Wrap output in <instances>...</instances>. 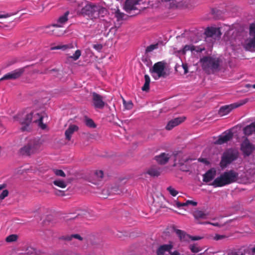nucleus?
Masks as SVG:
<instances>
[{
    "label": "nucleus",
    "instance_id": "nucleus-59",
    "mask_svg": "<svg viewBox=\"0 0 255 255\" xmlns=\"http://www.w3.org/2000/svg\"><path fill=\"white\" fill-rule=\"evenodd\" d=\"M246 87L249 88L252 87L253 88L255 89V84H254L253 85H251L250 84H247L246 86Z\"/></svg>",
    "mask_w": 255,
    "mask_h": 255
},
{
    "label": "nucleus",
    "instance_id": "nucleus-32",
    "mask_svg": "<svg viewBox=\"0 0 255 255\" xmlns=\"http://www.w3.org/2000/svg\"><path fill=\"white\" fill-rule=\"evenodd\" d=\"M18 239L17 235L12 234L7 236L5 239V241L7 243H11L16 241Z\"/></svg>",
    "mask_w": 255,
    "mask_h": 255
},
{
    "label": "nucleus",
    "instance_id": "nucleus-49",
    "mask_svg": "<svg viewBox=\"0 0 255 255\" xmlns=\"http://www.w3.org/2000/svg\"><path fill=\"white\" fill-rule=\"evenodd\" d=\"M188 239H190L192 241H197L201 239L202 238L199 236H191L189 235Z\"/></svg>",
    "mask_w": 255,
    "mask_h": 255
},
{
    "label": "nucleus",
    "instance_id": "nucleus-33",
    "mask_svg": "<svg viewBox=\"0 0 255 255\" xmlns=\"http://www.w3.org/2000/svg\"><path fill=\"white\" fill-rule=\"evenodd\" d=\"M158 48V44L156 43L154 44H151L149 46H147L145 49L146 53H149L152 52L154 49H157Z\"/></svg>",
    "mask_w": 255,
    "mask_h": 255
},
{
    "label": "nucleus",
    "instance_id": "nucleus-29",
    "mask_svg": "<svg viewBox=\"0 0 255 255\" xmlns=\"http://www.w3.org/2000/svg\"><path fill=\"white\" fill-rule=\"evenodd\" d=\"M54 185L60 188H64L67 186V183L63 180L58 179L53 182Z\"/></svg>",
    "mask_w": 255,
    "mask_h": 255
},
{
    "label": "nucleus",
    "instance_id": "nucleus-41",
    "mask_svg": "<svg viewBox=\"0 0 255 255\" xmlns=\"http://www.w3.org/2000/svg\"><path fill=\"white\" fill-rule=\"evenodd\" d=\"M9 192L7 190L5 189L2 191V192L0 193V200H2L4 199L8 195Z\"/></svg>",
    "mask_w": 255,
    "mask_h": 255
},
{
    "label": "nucleus",
    "instance_id": "nucleus-37",
    "mask_svg": "<svg viewBox=\"0 0 255 255\" xmlns=\"http://www.w3.org/2000/svg\"><path fill=\"white\" fill-rule=\"evenodd\" d=\"M125 15V14L124 13L120 12L119 9L115 12V16L117 17L118 20L123 19Z\"/></svg>",
    "mask_w": 255,
    "mask_h": 255
},
{
    "label": "nucleus",
    "instance_id": "nucleus-58",
    "mask_svg": "<svg viewBox=\"0 0 255 255\" xmlns=\"http://www.w3.org/2000/svg\"><path fill=\"white\" fill-rule=\"evenodd\" d=\"M9 16L8 14H1L0 15V18H6Z\"/></svg>",
    "mask_w": 255,
    "mask_h": 255
},
{
    "label": "nucleus",
    "instance_id": "nucleus-3",
    "mask_svg": "<svg viewBox=\"0 0 255 255\" xmlns=\"http://www.w3.org/2000/svg\"><path fill=\"white\" fill-rule=\"evenodd\" d=\"M32 119L34 122H38L40 127L44 129L46 128L45 124L43 123V116L38 113L34 114V113L31 112L27 114L23 119L20 121V123L22 125L21 130L23 131L28 130V127L30 124Z\"/></svg>",
    "mask_w": 255,
    "mask_h": 255
},
{
    "label": "nucleus",
    "instance_id": "nucleus-38",
    "mask_svg": "<svg viewBox=\"0 0 255 255\" xmlns=\"http://www.w3.org/2000/svg\"><path fill=\"white\" fill-rule=\"evenodd\" d=\"M167 191L169 192V193L172 196H176L178 193V192L174 188L172 187L171 186H169L167 188Z\"/></svg>",
    "mask_w": 255,
    "mask_h": 255
},
{
    "label": "nucleus",
    "instance_id": "nucleus-56",
    "mask_svg": "<svg viewBox=\"0 0 255 255\" xmlns=\"http://www.w3.org/2000/svg\"><path fill=\"white\" fill-rule=\"evenodd\" d=\"M170 255H180V254L178 251H175L170 253Z\"/></svg>",
    "mask_w": 255,
    "mask_h": 255
},
{
    "label": "nucleus",
    "instance_id": "nucleus-10",
    "mask_svg": "<svg viewBox=\"0 0 255 255\" xmlns=\"http://www.w3.org/2000/svg\"><path fill=\"white\" fill-rule=\"evenodd\" d=\"M92 104L95 109H103L105 106V102L104 101V97L100 94L93 92Z\"/></svg>",
    "mask_w": 255,
    "mask_h": 255
},
{
    "label": "nucleus",
    "instance_id": "nucleus-44",
    "mask_svg": "<svg viewBox=\"0 0 255 255\" xmlns=\"http://www.w3.org/2000/svg\"><path fill=\"white\" fill-rule=\"evenodd\" d=\"M190 249L191 252L194 253H197L200 251L199 248L195 245L190 246Z\"/></svg>",
    "mask_w": 255,
    "mask_h": 255
},
{
    "label": "nucleus",
    "instance_id": "nucleus-26",
    "mask_svg": "<svg viewBox=\"0 0 255 255\" xmlns=\"http://www.w3.org/2000/svg\"><path fill=\"white\" fill-rule=\"evenodd\" d=\"M193 215L196 219H205L207 218V216L208 214L202 211L196 210L193 212Z\"/></svg>",
    "mask_w": 255,
    "mask_h": 255
},
{
    "label": "nucleus",
    "instance_id": "nucleus-1",
    "mask_svg": "<svg viewBox=\"0 0 255 255\" xmlns=\"http://www.w3.org/2000/svg\"><path fill=\"white\" fill-rule=\"evenodd\" d=\"M238 173L233 170L225 171L215 178L211 185L214 187H223L236 182Z\"/></svg>",
    "mask_w": 255,
    "mask_h": 255
},
{
    "label": "nucleus",
    "instance_id": "nucleus-4",
    "mask_svg": "<svg viewBox=\"0 0 255 255\" xmlns=\"http://www.w3.org/2000/svg\"><path fill=\"white\" fill-rule=\"evenodd\" d=\"M42 142L40 138L31 140L26 145L20 148V153L23 155H30L39 152L41 150Z\"/></svg>",
    "mask_w": 255,
    "mask_h": 255
},
{
    "label": "nucleus",
    "instance_id": "nucleus-57",
    "mask_svg": "<svg viewBox=\"0 0 255 255\" xmlns=\"http://www.w3.org/2000/svg\"><path fill=\"white\" fill-rule=\"evenodd\" d=\"M198 160L201 161V162H204V163H207V160L205 158H199L198 159Z\"/></svg>",
    "mask_w": 255,
    "mask_h": 255
},
{
    "label": "nucleus",
    "instance_id": "nucleus-20",
    "mask_svg": "<svg viewBox=\"0 0 255 255\" xmlns=\"http://www.w3.org/2000/svg\"><path fill=\"white\" fill-rule=\"evenodd\" d=\"M170 157L169 154L161 153L160 155L156 156L155 159L159 164L164 165L168 161Z\"/></svg>",
    "mask_w": 255,
    "mask_h": 255
},
{
    "label": "nucleus",
    "instance_id": "nucleus-54",
    "mask_svg": "<svg viewBox=\"0 0 255 255\" xmlns=\"http://www.w3.org/2000/svg\"><path fill=\"white\" fill-rule=\"evenodd\" d=\"M176 205L177 207L179 208L182 207V203L177 201L176 202Z\"/></svg>",
    "mask_w": 255,
    "mask_h": 255
},
{
    "label": "nucleus",
    "instance_id": "nucleus-12",
    "mask_svg": "<svg viewBox=\"0 0 255 255\" xmlns=\"http://www.w3.org/2000/svg\"><path fill=\"white\" fill-rule=\"evenodd\" d=\"M25 67L17 69L5 74L0 79V81L6 80H15L20 77L24 72Z\"/></svg>",
    "mask_w": 255,
    "mask_h": 255
},
{
    "label": "nucleus",
    "instance_id": "nucleus-30",
    "mask_svg": "<svg viewBox=\"0 0 255 255\" xmlns=\"http://www.w3.org/2000/svg\"><path fill=\"white\" fill-rule=\"evenodd\" d=\"M69 14V12H66L64 15L59 17L58 18L57 22L60 24H64L68 20V15Z\"/></svg>",
    "mask_w": 255,
    "mask_h": 255
},
{
    "label": "nucleus",
    "instance_id": "nucleus-43",
    "mask_svg": "<svg viewBox=\"0 0 255 255\" xmlns=\"http://www.w3.org/2000/svg\"><path fill=\"white\" fill-rule=\"evenodd\" d=\"M227 237L225 235L216 234L214 237V239L216 241L223 240L227 238Z\"/></svg>",
    "mask_w": 255,
    "mask_h": 255
},
{
    "label": "nucleus",
    "instance_id": "nucleus-21",
    "mask_svg": "<svg viewBox=\"0 0 255 255\" xmlns=\"http://www.w3.org/2000/svg\"><path fill=\"white\" fill-rule=\"evenodd\" d=\"M73 239H78L80 241L83 240V238L79 234H72L62 236L59 238V240L69 242Z\"/></svg>",
    "mask_w": 255,
    "mask_h": 255
},
{
    "label": "nucleus",
    "instance_id": "nucleus-23",
    "mask_svg": "<svg viewBox=\"0 0 255 255\" xmlns=\"http://www.w3.org/2000/svg\"><path fill=\"white\" fill-rule=\"evenodd\" d=\"M215 176V171L212 169L208 170L204 175L203 181L205 182H209L211 181Z\"/></svg>",
    "mask_w": 255,
    "mask_h": 255
},
{
    "label": "nucleus",
    "instance_id": "nucleus-40",
    "mask_svg": "<svg viewBox=\"0 0 255 255\" xmlns=\"http://www.w3.org/2000/svg\"><path fill=\"white\" fill-rule=\"evenodd\" d=\"M95 175L99 180L103 178L104 173L102 170H97L95 172Z\"/></svg>",
    "mask_w": 255,
    "mask_h": 255
},
{
    "label": "nucleus",
    "instance_id": "nucleus-64",
    "mask_svg": "<svg viewBox=\"0 0 255 255\" xmlns=\"http://www.w3.org/2000/svg\"><path fill=\"white\" fill-rule=\"evenodd\" d=\"M50 27V26H47V27H46V29L49 28Z\"/></svg>",
    "mask_w": 255,
    "mask_h": 255
},
{
    "label": "nucleus",
    "instance_id": "nucleus-9",
    "mask_svg": "<svg viewBox=\"0 0 255 255\" xmlns=\"http://www.w3.org/2000/svg\"><path fill=\"white\" fill-rule=\"evenodd\" d=\"M248 102L247 99H245L241 102L240 103H236L231 104L230 105H226L220 108L219 111V114L221 116H225L231 112L234 109L239 107Z\"/></svg>",
    "mask_w": 255,
    "mask_h": 255
},
{
    "label": "nucleus",
    "instance_id": "nucleus-36",
    "mask_svg": "<svg viewBox=\"0 0 255 255\" xmlns=\"http://www.w3.org/2000/svg\"><path fill=\"white\" fill-rule=\"evenodd\" d=\"M54 173L58 176L65 177L66 175L64 172L61 169H54L53 170Z\"/></svg>",
    "mask_w": 255,
    "mask_h": 255
},
{
    "label": "nucleus",
    "instance_id": "nucleus-46",
    "mask_svg": "<svg viewBox=\"0 0 255 255\" xmlns=\"http://www.w3.org/2000/svg\"><path fill=\"white\" fill-rule=\"evenodd\" d=\"M93 47L96 50L100 51L103 48V45L101 44H96L93 45Z\"/></svg>",
    "mask_w": 255,
    "mask_h": 255
},
{
    "label": "nucleus",
    "instance_id": "nucleus-42",
    "mask_svg": "<svg viewBox=\"0 0 255 255\" xmlns=\"http://www.w3.org/2000/svg\"><path fill=\"white\" fill-rule=\"evenodd\" d=\"M124 104L126 109L127 110L131 109L133 106V104L131 101L126 103V101L124 100Z\"/></svg>",
    "mask_w": 255,
    "mask_h": 255
},
{
    "label": "nucleus",
    "instance_id": "nucleus-45",
    "mask_svg": "<svg viewBox=\"0 0 255 255\" xmlns=\"http://www.w3.org/2000/svg\"><path fill=\"white\" fill-rule=\"evenodd\" d=\"M68 45H58L55 46L53 48H52V49H62V50H65L67 48H68Z\"/></svg>",
    "mask_w": 255,
    "mask_h": 255
},
{
    "label": "nucleus",
    "instance_id": "nucleus-19",
    "mask_svg": "<svg viewBox=\"0 0 255 255\" xmlns=\"http://www.w3.org/2000/svg\"><path fill=\"white\" fill-rule=\"evenodd\" d=\"M78 130L79 127L75 125H70L65 132L66 139L69 141L70 140L73 133L75 131H77Z\"/></svg>",
    "mask_w": 255,
    "mask_h": 255
},
{
    "label": "nucleus",
    "instance_id": "nucleus-15",
    "mask_svg": "<svg viewBox=\"0 0 255 255\" xmlns=\"http://www.w3.org/2000/svg\"><path fill=\"white\" fill-rule=\"evenodd\" d=\"M241 149L245 154L249 156L252 153L254 148L250 141L246 139L241 144Z\"/></svg>",
    "mask_w": 255,
    "mask_h": 255
},
{
    "label": "nucleus",
    "instance_id": "nucleus-22",
    "mask_svg": "<svg viewBox=\"0 0 255 255\" xmlns=\"http://www.w3.org/2000/svg\"><path fill=\"white\" fill-rule=\"evenodd\" d=\"M152 177H157L160 175L161 169L157 166H152L150 167L146 172Z\"/></svg>",
    "mask_w": 255,
    "mask_h": 255
},
{
    "label": "nucleus",
    "instance_id": "nucleus-34",
    "mask_svg": "<svg viewBox=\"0 0 255 255\" xmlns=\"http://www.w3.org/2000/svg\"><path fill=\"white\" fill-rule=\"evenodd\" d=\"M194 50V46L193 45H186L183 48L182 52L185 54L188 51H191L192 52Z\"/></svg>",
    "mask_w": 255,
    "mask_h": 255
},
{
    "label": "nucleus",
    "instance_id": "nucleus-53",
    "mask_svg": "<svg viewBox=\"0 0 255 255\" xmlns=\"http://www.w3.org/2000/svg\"><path fill=\"white\" fill-rule=\"evenodd\" d=\"M6 187V184H0V190H2Z\"/></svg>",
    "mask_w": 255,
    "mask_h": 255
},
{
    "label": "nucleus",
    "instance_id": "nucleus-35",
    "mask_svg": "<svg viewBox=\"0 0 255 255\" xmlns=\"http://www.w3.org/2000/svg\"><path fill=\"white\" fill-rule=\"evenodd\" d=\"M86 125L88 127L91 128H95L96 127V124L94 123L93 120L91 119H86Z\"/></svg>",
    "mask_w": 255,
    "mask_h": 255
},
{
    "label": "nucleus",
    "instance_id": "nucleus-48",
    "mask_svg": "<svg viewBox=\"0 0 255 255\" xmlns=\"http://www.w3.org/2000/svg\"><path fill=\"white\" fill-rule=\"evenodd\" d=\"M204 47H196L194 46V50L197 52H201L202 51L205 50Z\"/></svg>",
    "mask_w": 255,
    "mask_h": 255
},
{
    "label": "nucleus",
    "instance_id": "nucleus-14",
    "mask_svg": "<svg viewBox=\"0 0 255 255\" xmlns=\"http://www.w3.org/2000/svg\"><path fill=\"white\" fill-rule=\"evenodd\" d=\"M124 191L123 186H120L118 184H115L112 186L110 188L107 189H103L102 193L104 195H110V194H120Z\"/></svg>",
    "mask_w": 255,
    "mask_h": 255
},
{
    "label": "nucleus",
    "instance_id": "nucleus-55",
    "mask_svg": "<svg viewBox=\"0 0 255 255\" xmlns=\"http://www.w3.org/2000/svg\"><path fill=\"white\" fill-rule=\"evenodd\" d=\"M183 69H184V73H187L188 72V67L185 65H183Z\"/></svg>",
    "mask_w": 255,
    "mask_h": 255
},
{
    "label": "nucleus",
    "instance_id": "nucleus-62",
    "mask_svg": "<svg viewBox=\"0 0 255 255\" xmlns=\"http://www.w3.org/2000/svg\"><path fill=\"white\" fill-rule=\"evenodd\" d=\"M53 26H54V27L56 26V27H60V26L58 25V24H54L53 25Z\"/></svg>",
    "mask_w": 255,
    "mask_h": 255
},
{
    "label": "nucleus",
    "instance_id": "nucleus-51",
    "mask_svg": "<svg viewBox=\"0 0 255 255\" xmlns=\"http://www.w3.org/2000/svg\"><path fill=\"white\" fill-rule=\"evenodd\" d=\"M187 204L188 205H192L193 206H196L197 205V202L192 200H187Z\"/></svg>",
    "mask_w": 255,
    "mask_h": 255
},
{
    "label": "nucleus",
    "instance_id": "nucleus-27",
    "mask_svg": "<svg viewBox=\"0 0 255 255\" xmlns=\"http://www.w3.org/2000/svg\"><path fill=\"white\" fill-rule=\"evenodd\" d=\"M22 250L24 252L25 254L27 255H37L36 250L31 247H24Z\"/></svg>",
    "mask_w": 255,
    "mask_h": 255
},
{
    "label": "nucleus",
    "instance_id": "nucleus-7",
    "mask_svg": "<svg viewBox=\"0 0 255 255\" xmlns=\"http://www.w3.org/2000/svg\"><path fill=\"white\" fill-rule=\"evenodd\" d=\"M244 47L250 51H255V23L250 26V37L245 41Z\"/></svg>",
    "mask_w": 255,
    "mask_h": 255
},
{
    "label": "nucleus",
    "instance_id": "nucleus-39",
    "mask_svg": "<svg viewBox=\"0 0 255 255\" xmlns=\"http://www.w3.org/2000/svg\"><path fill=\"white\" fill-rule=\"evenodd\" d=\"M81 55V52L80 50H77L75 53L70 57L72 59H73L74 60H77L79 59L80 56Z\"/></svg>",
    "mask_w": 255,
    "mask_h": 255
},
{
    "label": "nucleus",
    "instance_id": "nucleus-52",
    "mask_svg": "<svg viewBox=\"0 0 255 255\" xmlns=\"http://www.w3.org/2000/svg\"><path fill=\"white\" fill-rule=\"evenodd\" d=\"M58 30V29H53L52 30V32H53L54 33V34L57 35V36H60L61 34H62V32H61V33H56V32Z\"/></svg>",
    "mask_w": 255,
    "mask_h": 255
},
{
    "label": "nucleus",
    "instance_id": "nucleus-63",
    "mask_svg": "<svg viewBox=\"0 0 255 255\" xmlns=\"http://www.w3.org/2000/svg\"><path fill=\"white\" fill-rule=\"evenodd\" d=\"M233 255H238V254L237 253H235Z\"/></svg>",
    "mask_w": 255,
    "mask_h": 255
},
{
    "label": "nucleus",
    "instance_id": "nucleus-6",
    "mask_svg": "<svg viewBox=\"0 0 255 255\" xmlns=\"http://www.w3.org/2000/svg\"><path fill=\"white\" fill-rule=\"evenodd\" d=\"M165 62L159 61L155 63L152 69H150V72L152 74L154 79L157 80L161 77H165L167 76L165 71Z\"/></svg>",
    "mask_w": 255,
    "mask_h": 255
},
{
    "label": "nucleus",
    "instance_id": "nucleus-31",
    "mask_svg": "<svg viewBox=\"0 0 255 255\" xmlns=\"http://www.w3.org/2000/svg\"><path fill=\"white\" fill-rule=\"evenodd\" d=\"M98 18L103 17L107 13V10L105 8L100 7L98 6Z\"/></svg>",
    "mask_w": 255,
    "mask_h": 255
},
{
    "label": "nucleus",
    "instance_id": "nucleus-16",
    "mask_svg": "<svg viewBox=\"0 0 255 255\" xmlns=\"http://www.w3.org/2000/svg\"><path fill=\"white\" fill-rule=\"evenodd\" d=\"M205 33L207 37H215V38L220 37L222 34L220 28L216 27L207 28L205 30Z\"/></svg>",
    "mask_w": 255,
    "mask_h": 255
},
{
    "label": "nucleus",
    "instance_id": "nucleus-17",
    "mask_svg": "<svg viewBox=\"0 0 255 255\" xmlns=\"http://www.w3.org/2000/svg\"><path fill=\"white\" fill-rule=\"evenodd\" d=\"M173 248V246L172 243L161 245L157 249L156 255H164L166 252H170Z\"/></svg>",
    "mask_w": 255,
    "mask_h": 255
},
{
    "label": "nucleus",
    "instance_id": "nucleus-50",
    "mask_svg": "<svg viewBox=\"0 0 255 255\" xmlns=\"http://www.w3.org/2000/svg\"><path fill=\"white\" fill-rule=\"evenodd\" d=\"M205 224H210V225H212L214 226H215V227H219L220 226L219 223H217V222H216V223H212V222H206L204 223Z\"/></svg>",
    "mask_w": 255,
    "mask_h": 255
},
{
    "label": "nucleus",
    "instance_id": "nucleus-47",
    "mask_svg": "<svg viewBox=\"0 0 255 255\" xmlns=\"http://www.w3.org/2000/svg\"><path fill=\"white\" fill-rule=\"evenodd\" d=\"M54 193L55 195L58 196H63L65 195V193L63 191L59 190L57 189H55Z\"/></svg>",
    "mask_w": 255,
    "mask_h": 255
},
{
    "label": "nucleus",
    "instance_id": "nucleus-61",
    "mask_svg": "<svg viewBox=\"0 0 255 255\" xmlns=\"http://www.w3.org/2000/svg\"><path fill=\"white\" fill-rule=\"evenodd\" d=\"M252 252L254 253V254H255V247L253 248L252 250Z\"/></svg>",
    "mask_w": 255,
    "mask_h": 255
},
{
    "label": "nucleus",
    "instance_id": "nucleus-8",
    "mask_svg": "<svg viewBox=\"0 0 255 255\" xmlns=\"http://www.w3.org/2000/svg\"><path fill=\"white\" fill-rule=\"evenodd\" d=\"M98 6L96 5L87 4L81 10V13L84 15H87L91 19L98 18Z\"/></svg>",
    "mask_w": 255,
    "mask_h": 255
},
{
    "label": "nucleus",
    "instance_id": "nucleus-5",
    "mask_svg": "<svg viewBox=\"0 0 255 255\" xmlns=\"http://www.w3.org/2000/svg\"><path fill=\"white\" fill-rule=\"evenodd\" d=\"M238 157L237 151L233 149H229L226 150L222 156L221 160L220 163V166L223 168L235 160Z\"/></svg>",
    "mask_w": 255,
    "mask_h": 255
},
{
    "label": "nucleus",
    "instance_id": "nucleus-13",
    "mask_svg": "<svg viewBox=\"0 0 255 255\" xmlns=\"http://www.w3.org/2000/svg\"><path fill=\"white\" fill-rule=\"evenodd\" d=\"M233 137V133L232 131L227 130L220 135L218 139L214 142L215 144L221 145L227 143Z\"/></svg>",
    "mask_w": 255,
    "mask_h": 255
},
{
    "label": "nucleus",
    "instance_id": "nucleus-25",
    "mask_svg": "<svg viewBox=\"0 0 255 255\" xmlns=\"http://www.w3.org/2000/svg\"><path fill=\"white\" fill-rule=\"evenodd\" d=\"M175 232L181 241H186L188 240L189 235L187 234L184 231L179 229H176Z\"/></svg>",
    "mask_w": 255,
    "mask_h": 255
},
{
    "label": "nucleus",
    "instance_id": "nucleus-18",
    "mask_svg": "<svg viewBox=\"0 0 255 255\" xmlns=\"http://www.w3.org/2000/svg\"><path fill=\"white\" fill-rule=\"evenodd\" d=\"M185 120V117H178L170 121L166 126L167 130H171L175 127L179 125Z\"/></svg>",
    "mask_w": 255,
    "mask_h": 255
},
{
    "label": "nucleus",
    "instance_id": "nucleus-60",
    "mask_svg": "<svg viewBox=\"0 0 255 255\" xmlns=\"http://www.w3.org/2000/svg\"><path fill=\"white\" fill-rule=\"evenodd\" d=\"M187 205H188L187 201L186 202L182 203V207L186 206H187Z\"/></svg>",
    "mask_w": 255,
    "mask_h": 255
},
{
    "label": "nucleus",
    "instance_id": "nucleus-2",
    "mask_svg": "<svg viewBox=\"0 0 255 255\" xmlns=\"http://www.w3.org/2000/svg\"><path fill=\"white\" fill-rule=\"evenodd\" d=\"M199 62L203 70L210 74L219 70L221 60L219 58L206 56L200 58Z\"/></svg>",
    "mask_w": 255,
    "mask_h": 255
},
{
    "label": "nucleus",
    "instance_id": "nucleus-11",
    "mask_svg": "<svg viewBox=\"0 0 255 255\" xmlns=\"http://www.w3.org/2000/svg\"><path fill=\"white\" fill-rule=\"evenodd\" d=\"M140 0H126L124 9L129 13L132 10H140L142 7L140 6Z\"/></svg>",
    "mask_w": 255,
    "mask_h": 255
},
{
    "label": "nucleus",
    "instance_id": "nucleus-24",
    "mask_svg": "<svg viewBox=\"0 0 255 255\" xmlns=\"http://www.w3.org/2000/svg\"><path fill=\"white\" fill-rule=\"evenodd\" d=\"M244 131L246 135H250L253 133L255 132V123H252L246 127L244 128Z\"/></svg>",
    "mask_w": 255,
    "mask_h": 255
},
{
    "label": "nucleus",
    "instance_id": "nucleus-28",
    "mask_svg": "<svg viewBox=\"0 0 255 255\" xmlns=\"http://www.w3.org/2000/svg\"><path fill=\"white\" fill-rule=\"evenodd\" d=\"M145 83L141 88L143 91H148L149 89V84L150 82V79L148 75H144Z\"/></svg>",
    "mask_w": 255,
    "mask_h": 255
}]
</instances>
